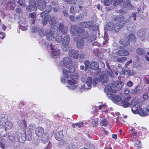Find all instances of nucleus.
I'll use <instances>...</instances> for the list:
<instances>
[{"mask_svg": "<svg viewBox=\"0 0 149 149\" xmlns=\"http://www.w3.org/2000/svg\"><path fill=\"white\" fill-rule=\"evenodd\" d=\"M70 77L71 80H68L67 81L69 85L67 86V87L70 90H73L77 88L76 85H73L76 83V80L78 78V76L77 73L72 74Z\"/></svg>", "mask_w": 149, "mask_h": 149, "instance_id": "obj_1", "label": "nucleus"}, {"mask_svg": "<svg viewBox=\"0 0 149 149\" xmlns=\"http://www.w3.org/2000/svg\"><path fill=\"white\" fill-rule=\"evenodd\" d=\"M42 43H41L42 45H44L45 47H47L48 48H50L52 50L51 56L53 58H58L59 56L60 52L59 50L58 49H54V46L52 43H50L49 45L46 42L44 41L45 40H42Z\"/></svg>", "mask_w": 149, "mask_h": 149, "instance_id": "obj_2", "label": "nucleus"}, {"mask_svg": "<svg viewBox=\"0 0 149 149\" xmlns=\"http://www.w3.org/2000/svg\"><path fill=\"white\" fill-rule=\"evenodd\" d=\"M79 25L83 28H89L90 30L93 31H96L98 30V26L96 24H94V22L92 21L86 22H81L79 24Z\"/></svg>", "mask_w": 149, "mask_h": 149, "instance_id": "obj_3", "label": "nucleus"}, {"mask_svg": "<svg viewBox=\"0 0 149 149\" xmlns=\"http://www.w3.org/2000/svg\"><path fill=\"white\" fill-rule=\"evenodd\" d=\"M63 65L66 68L70 70L71 72H74L75 71V68L71 65L72 62V59L68 57H66L63 58L62 60Z\"/></svg>", "mask_w": 149, "mask_h": 149, "instance_id": "obj_4", "label": "nucleus"}, {"mask_svg": "<svg viewBox=\"0 0 149 149\" xmlns=\"http://www.w3.org/2000/svg\"><path fill=\"white\" fill-rule=\"evenodd\" d=\"M132 112L134 114H139L141 116H145L149 114L148 113V111L146 108L142 109L140 108H137L136 107H134L131 109Z\"/></svg>", "mask_w": 149, "mask_h": 149, "instance_id": "obj_5", "label": "nucleus"}, {"mask_svg": "<svg viewBox=\"0 0 149 149\" xmlns=\"http://www.w3.org/2000/svg\"><path fill=\"white\" fill-rule=\"evenodd\" d=\"M78 32V36L82 38L86 39L89 37L88 33L84 29L80 27L79 32Z\"/></svg>", "mask_w": 149, "mask_h": 149, "instance_id": "obj_6", "label": "nucleus"}, {"mask_svg": "<svg viewBox=\"0 0 149 149\" xmlns=\"http://www.w3.org/2000/svg\"><path fill=\"white\" fill-rule=\"evenodd\" d=\"M74 39L77 41L76 46L77 48L79 49H83L85 41L84 40L81 38L77 40V37H75Z\"/></svg>", "mask_w": 149, "mask_h": 149, "instance_id": "obj_7", "label": "nucleus"}, {"mask_svg": "<svg viewBox=\"0 0 149 149\" xmlns=\"http://www.w3.org/2000/svg\"><path fill=\"white\" fill-rule=\"evenodd\" d=\"M127 22L125 20L119 21L116 23H114V30L116 32L118 31Z\"/></svg>", "mask_w": 149, "mask_h": 149, "instance_id": "obj_8", "label": "nucleus"}, {"mask_svg": "<svg viewBox=\"0 0 149 149\" xmlns=\"http://www.w3.org/2000/svg\"><path fill=\"white\" fill-rule=\"evenodd\" d=\"M130 98L131 97L130 96H128L120 102V105L125 108L127 107L130 104L129 101Z\"/></svg>", "mask_w": 149, "mask_h": 149, "instance_id": "obj_9", "label": "nucleus"}, {"mask_svg": "<svg viewBox=\"0 0 149 149\" xmlns=\"http://www.w3.org/2000/svg\"><path fill=\"white\" fill-rule=\"evenodd\" d=\"M58 29L63 35L65 34L68 30V27L64 25L63 23H60L58 25Z\"/></svg>", "mask_w": 149, "mask_h": 149, "instance_id": "obj_10", "label": "nucleus"}, {"mask_svg": "<svg viewBox=\"0 0 149 149\" xmlns=\"http://www.w3.org/2000/svg\"><path fill=\"white\" fill-rule=\"evenodd\" d=\"M104 91L106 93L111 92L114 93L116 92L115 87L112 84H109L104 89Z\"/></svg>", "mask_w": 149, "mask_h": 149, "instance_id": "obj_11", "label": "nucleus"}, {"mask_svg": "<svg viewBox=\"0 0 149 149\" xmlns=\"http://www.w3.org/2000/svg\"><path fill=\"white\" fill-rule=\"evenodd\" d=\"M70 40V37L68 35L65 36L62 41L63 46L65 47H67L69 45Z\"/></svg>", "mask_w": 149, "mask_h": 149, "instance_id": "obj_12", "label": "nucleus"}, {"mask_svg": "<svg viewBox=\"0 0 149 149\" xmlns=\"http://www.w3.org/2000/svg\"><path fill=\"white\" fill-rule=\"evenodd\" d=\"M80 27L74 26H71L70 30L71 34L73 36H75L77 34L78 35V32H79Z\"/></svg>", "mask_w": 149, "mask_h": 149, "instance_id": "obj_13", "label": "nucleus"}, {"mask_svg": "<svg viewBox=\"0 0 149 149\" xmlns=\"http://www.w3.org/2000/svg\"><path fill=\"white\" fill-rule=\"evenodd\" d=\"M68 54L71 57L75 59H77L79 56L78 52L74 49L70 50L68 51Z\"/></svg>", "mask_w": 149, "mask_h": 149, "instance_id": "obj_14", "label": "nucleus"}, {"mask_svg": "<svg viewBox=\"0 0 149 149\" xmlns=\"http://www.w3.org/2000/svg\"><path fill=\"white\" fill-rule=\"evenodd\" d=\"M43 128L41 127H39L37 128L35 130V133L37 136L40 137L43 136L45 133Z\"/></svg>", "mask_w": 149, "mask_h": 149, "instance_id": "obj_15", "label": "nucleus"}, {"mask_svg": "<svg viewBox=\"0 0 149 149\" xmlns=\"http://www.w3.org/2000/svg\"><path fill=\"white\" fill-rule=\"evenodd\" d=\"M54 136L56 139L58 141H60L62 140L63 137V131H56L55 134Z\"/></svg>", "mask_w": 149, "mask_h": 149, "instance_id": "obj_16", "label": "nucleus"}, {"mask_svg": "<svg viewBox=\"0 0 149 149\" xmlns=\"http://www.w3.org/2000/svg\"><path fill=\"white\" fill-rule=\"evenodd\" d=\"M5 127L2 125H0V136H6L7 135V131Z\"/></svg>", "mask_w": 149, "mask_h": 149, "instance_id": "obj_17", "label": "nucleus"}, {"mask_svg": "<svg viewBox=\"0 0 149 149\" xmlns=\"http://www.w3.org/2000/svg\"><path fill=\"white\" fill-rule=\"evenodd\" d=\"M99 80L101 81L103 85H105L108 80V77L105 75L102 74L100 76Z\"/></svg>", "mask_w": 149, "mask_h": 149, "instance_id": "obj_18", "label": "nucleus"}, {"mask_svg": "<svg viewBox=\"0 0 149 149\" xmlns=\"http://www.w3.org/2000/svg\"><path fill=\"white\" fill-rule=\"evenodd\" d=\"M117 54L119 56H125L128 55L129 53L128 51L125 49H120L118 50L116 52Z\"/></svg>", "mask_w": 149, "mask_h": 149, "instance_id": "obj_19", "label": "nucleus"}, {"mask_svg": "<svg viewBox=\"0 0 149 149\" xmlns=\"http://www.w3.org/2000/svg\"><path fill=\"white\" fill-rule=\"evenodd\" d=\"M17 125L19 129H24L26 127V122L22 120H19L18 122Z\"/></svg>", "mask_w": 149, "mask_h": 149, "instance_id": "obj_20", "label": "nucleus"}, {"mask_svg": "<svg viewBox=\"0 0 149 149\" xmlns=\"http://www.w3.org/2000/svg\"><path fill=\"white\" fill-rule=\"evenodd\" d=\"M58 31V27L56 25H52L49 31L50 33H51L54 35L56 34Z\"/></svg>", "mask_w": 149, "mask_h": 149, "instance_id": "obj_21", "label": "nucleus"}, {"mask_svg": "<svg viewBox=\"0 0 149 149\" xmlns=\"http://www.w3.org/2000/svg\"><path fill=\"white\" fill-rule=\"evenodd\" d=\"M64 77L66 78H68L70 77L71 75L70 73H73V72H71L69 70H68L66 69H63L62 71Z\"/></svg>", "mask_w": 149, "mask_h": 149, "instance_id": "obj_22", "label": "nucleus"}, {"mask_svg": "<svg viewBox=\"0 0 149 149\" xmlns=\"http://www.w3.org/2000/svg\"><path fill=\"white\" fill-rule=\"evenodd\" d=\"M47 3L44 1H41L38 6V8L41 10H43L46 8Z\"/></svg>", "mask_w": 149, "mask_h": 149, "instance_id": "obj_23", "label": "nucleus"}, {"mask_svg": "<svg viewBox=\"0 0 149 149\" xmlns=\"http://www.w3.org/2000/svg\"><path fill=\"white\" fill-rule=\"evenodd\" d=\"M98 67L99 64L96 61L92 62L90 66V68L93 70H96Z\"/></svg>", "mask_w": 149, "mask_h": 149, "instance_id": "obj_24", "label": "nucleus"}, {"mask_svg": "<svg viewBox=\"0 0 149 149\" xmlns=\"http://www.w3.org/2000/svg\"><path fill=\"white\" fill-rule=\"evenodd\" d=\"M40 137L41 138V141L42 142L45 143L48 142L49 139V135L47 133H45L43 135V136H40Z\"/></svg>", "mask_w": 149, "mask_h": 149, "instance_id": "obj_25", "label": "nucleus"}, {"mask_svg": "<svg viewBox=\"0 0 149 149\" xmlns=\"http://www.w3.org/2000/svg\"><path fill=\"white\" fill-rule=\"evenodd\" d=\"M135 29V26L134 24L132 23H129L127 25V29L130 31L133 32Z\"/></svg>", "mask_w": 149, "mask_h": 149, "instance_id": "obj_26", "label": "nucleus"}, {"mask_svg": "<svg viewBox=\"0 0 149 149\" xmlns=\"http://www.w3.org/2000/svg\"><path fill=\"white\" fill-rule=\"evenodd\" d=\"M138 100H137L134 99L131 102L132 109L134 107H136L137 108H139L140 106L138 103Z\"/></svg>", "mask_w": 149, "mask_h": 149, "instance_id": "obj_27", "label": "nucleus"}, {"mask_svg": "<svg viewBox=\"0 0 149 149\" xmlns=\"http://www.w3.org/2000/svg\"><path fill=\"white\" fill-rule=\"evenodd\" d=\"M19 22H21L20 26L21 29L23 31H26L27 29V26L26 22H22V21Z\"/></svg>", "mask_w": 149, "mask_h": 149, "instance_id": "obj_28", "label": "nucleus"}, {"mask_svg": "<svg viewBox=\"0 0 149 149\" xmlns=\"http://www.w3.org/2000/svg\"><path fill=\"white\" fill-rule=\"evenodd\" d=\"M146 30L144 29H141L139 30L137 33V34L138 36L140 37H143L145 33Z\"/></svg>", "mask_w": 149, "mask_h": 149, "instance_id": "obj_29", "label": "nucleus"}, {"mask_svg": "<svg viewBox=\"0 0 149 149\" xmlns=\"http://www.w3.org/2000/svg\"><path fill=\"white\" fill-rule=\"evenodd\" d=\"M46 38L49 40H52L54 39V34L49 32L46 34Z\"/></svg>", "mask_w": 149, "mask_h": 149, "instance_id": "obj_30", "label": "nucleus"}, {"mask_svg": "<svg viewBox=\"0 0 149 149\" xmlns=\"http://www.w3.org/2000/svg\"><path fill=\"white\" fill-rule=\"evenodd\" d=\"M130 71L129 68L127 66H125L123 69L122 74L125 75L129 74H130Z\"/></svg>", "mask_w": 149, "mask_h": 149, "instance_id": "obj_31", "label": "nucleus"}, {"mask_svg": "<svg viewBox=\"0 0 149 149\" xmlns=\"http://www.w3.org/2000/svg\"><path fill=\"white\" fill-rule=\"evenodd\" d=\"M8 117L7 116L4 114H2L0 115V121L4 123L6 122L8 120Z\"/></svg>", "mask_w": 149, "mask_h": 149, "instance_id": "obj_32", "label": "nucleus"}, {"mask_svg": "<svg viewBox=\"0 0 149 149\" xmlns=\"http://www.w3.org/2000/svg\"><path fill=\"white\" fill-rule=\"evenodd\" d=\"M107 29L110 31L114 30V23L112 22H109L107 24Z\"/></svg>", "mask_w": 149, "mask_h": 149, "instance_id": "obj_33", "label": "nucleus"}, {"mask_svg": "<svg viewBox=\"0 0 149 149\" xmlns=\"http://www.w3.org/2000/svg\"><path fill=\"white\" fill-rule=\"evenodd\" d=\"M122 99L121 97L119 95H115L113 99L112 100L114 102L120 101Z\"/></svg>", "mask_w": 149, "mask_h": 149, "instance_id": "obj_34", "label": "nucleus"}, {"mask_svg": "<svg viewBox=\"0 0 149 149\" xmlns=\"http://www.w3.org/2000/svg\"><path fill=\"white\" fill-rule=\"evenodd\" d=\"M127 39L129 41L133 42L135 40V37L134 34H131L128 36Z\"/></svg>", "mask_w": 149, "mask_h": 149, "instance_id": "obj_35", "label": "nucleus"}, {"mask_svg": "<svg viewBox=\"0 0 149 149\" xmlns=\"http://www.w3.org/2000/svg\"><path fill=\"white\" fill-rule=\"evenodd\" d=\"M6 129L10 130L13 127L12 123L9 121H6Z\"/></svg>", "mask_w": 149, "mask_h": 149, "instance_id": "obj_36", "label": "nucleus"}, {"mask_svg": "<svg viewBox=\"0 0 149 149\" xmlns=\"http://www.w3.org/2000/svg\"><path fill=\"white\" fill-rule=\"evenodd\" d=\"M124 84L121 82H120L118 84H115L113 85V86L115 87L116 86V88L118 90L120 89L123 86Z\"/></svg>", "mask_w": 149, "mask_h": 149, "instance_id": "obj_37", "label": "nucleus"}, {"mask_svg": "<svg viewBox=\"0 0 149 149\" xmlns=\"http://www.w3.org/2000/svg\"><path fill=\"white\" fill-rule=\"evenodd\" d=\"M26 140L28 141H30L32 138V133L31 132L29 131L28 133L25 135Z\"/></svg>", "mask_w": 149, "mask_h": 149, "instance_id": "obj_38", "label": "nucleus"}, {"mask_svg": "<svg viewBox=\"0 0 149 149\" xmlns=\"http://www.w3.org/2000/svg\"><path fill=\"white\" fill-rule=\"evenodd\" d=\"M92 78L91 77H88L87 79L86 84L88 87H90L92 83Z\"/></svg>", "mask_w": 149, "mask_h": 149, "instance_id": "obj_39", "label": "nucleus"}, {"mask_svg": "<svg viewBox=\"0 0 149 149\" xmlns=\"http://www.w3.org/2000/svg\"><path fill=\"white\" fill-rule=\"evenodd\" d=\"M26 139L25 134H21V136H19V137L18 140L19 141L21 142H23Z\"/></svg>", "mask_w": 149, "mask_h": 149, "instance_id": "obj_40", "label": "nucleus"}, {"mask_svg": "<svg viewBox=\"0 0 149 149\" xmlns=\"http://www.w3.org/2000/svg\"><path fill=\"white\" fill-rule=\"evenodd\" d=\"M136 52L137 54L140 55L144 54L145 51L142 48H138L136 49Z\"/></svg>", "mask_w": 149, "mask_h": 149, "instance_id": "obj_41", "label": "nucleus"}, {"mask_svg": "<svg viewBox=\"0 0 149 149\" xmlns=\"http://www.w3.org/2000/svg\"><path fill=\"white\" fill-rule=\"evenodd\" d=\"M96 38V35L95 34H92L91 35L89 36V37H88V41L90 42H91L93 40H95Z\"/></svg>", "mask_w": 149, "mask_h": 149, "instance_id": "obj_42", "label": "nucleus"}, {"mask_svg": "<svg viewBox=\"0 0 149 149\" xmlns=\"http://www.w3.org/2000/svg\"><path fill=\"white\" fill-rule=\"evenodd\" d=\"M57 19L54 17H52L49 21V24H55L57 22Z\"/></svg>", "mask_w": 149, "mask_h": 149, "instance_id": "obj_43", "label": "nucleus"}, {"mask_svg": "<svg viewBox=\"0 0 149 149\" xmlns=\"http://www.w3.org/2000/svg\"><path fill=\"white\" fill-rule=\"evenodd\" d=\"M62 36L60 34H58L56 37L55 40L57 42H60L62 40Z\"/></svg>", "mask_w": 149, "mask_h": 149, "instance_id": "obj_44", "label": "nucleus"}, {"mask_svg": "<svg viewBox=\"0 0 149 149\" xmlns=\"http://www.w3.org/2000/svg\"><path fill=\"white\" fill-rule=\"evenodd\" d=\"M90 61L88 60H86L84 62V64L85 66V70L86 71L89 67L90 66Z\"/></svg>", "mask_w": 149, "mask_h": 149, "instance_id": "obj_45", "label": "nucleus"}, {"mask_svg": "<svg viewBox=\"0 0 149 149\" xmlns=\"http://www.w3.org/2000/svg\"><path fill=\"white\" fill-rule=\"evenodd\" d=\"M127 59V58L125 57H122L116 59V61L119 63H123L126 61Z\"/></svg>", "mask_w": 149, "mask_h": 149, "instance_id": "obj_46", "label": "nucleus"}, {"mask_svg": "<svg viewBox=\"0 0 149 149\" xmlns=\"http://www.w3.org/2000/svg\"><path fill=\"white\" fill-rule=\"evenodd\" d=\"M36 127V125L34 123H31L29 125V131L31 132L34 130Z\"/></svg>", "mask_w": 149, "mask_h": 149, "instance_id": "obj_47", "label": "nucleus"}, {"mask_svg": "<svg viewBox=\"0 0 149 149\" xmlns=\"http://www.w3.org/2000/svg\"><path fill=\"white\" fill-rule=\"evenodd\" d=\"M120 43L121 44L126 46H127L130 45L129 42L127 40H125L123 41H120Z\"/></svg>", "mask_w": 149, "mask_h": 149, "instance_id": "obj_48", "label": "nucleus"}, {"mask_svg": "<svg viewBox=\"0 0 149 149\" xmlns=\"http://www.w3.org/2000/svg\"><path fill=\"white\" fill-rule=\"evenodd\" d=\"M139 90L137 87L135 86L131 89V93L132 94H136L138 92Z\"/></svg>", "mask_w": 149, "mask_h": 149, "instance_id": "obj_49", "label": "nucleus"}, {"mask_svg": "<svg viewBox=\"0 0 149 149\" xmlns=\"http://www.w3.org/2000/svg\"><path fill=\"white\" fill-rule=\"evenodd\" d=\"M17 3L21 6H25V1L24 0H19L17 1Z\"/></svg>", "mask_w": 149, "mask_h": 149, "instance_id": "obj_50", "label": "nucleus"}, {"mask_svg": "<svg viewBox=\"0 0 149 149\" xmlns=\"http://www.w3.org/2000/svg\"><path fill=\"white\" fill-rule=\"evenodd\" d=\"M75 147V145L73 143L68 145L66 148L65 149H74Z\"/></svg>", "mask_w": 149, "mask_h": 149, "instance_id": "obj_51", "label": "nucleus"}, {"mask_svg": "<svg viewBox=\"0 0 149 149\" xmlns=\"http://www.w3.org/2000/svg\"><path fill=\"white\" fill-rule=\"evenodd\" d=\"M84 16L81 14H80L76 17L75 18L78 21H80L82 20L84 18Z\"/></svg>", "mask_w": 149, "mask_h": 149, "instance_id": "obj_52", "label": "nucleus"}, {"mask_svg": "<svg viewBox=\"0 0 149 149\" xmlns=\"http://www.w3.org/2000/svg\"><path fill=\"white\" fill-rule=\"evenodd\" d=\"M107 95L109 98L111 99V100H112L114 96L115 95L113 94L111 92H108L107 93Z\"/></svg>", "mask_w": 149, "mask_h": 149, "instance_id": "obj_53", "label": "nucleus"}, {"mask_svg": "<svg viewBox=\"0 0 149 149\" xmlns=\"http://www.w3.org/2000/svg\"><path fill=\"white\" fill-rule=\"evenodd\" d=\"M112 0H104V3L105 5L109 6L112 3Z\"/></svg>", "mask_w": 149, "mask_h": 149, "instance_id": "obj_54", "label": "nucleus"}, {"mask_svg": "<svg viewBox=\"0 0 149 149\" xmlns=\"http://www.w3.org/2000/svg\"><path fill=\"white\" fill-rule=\"evenodd\" d=\"M39 29L38 27L35 26L33 27L31 31L33 33H36L37 32H39L40 30H39Z\"/></svg>", "mask_w": 149, "mask_h": 149, "instance_id": "obj_55", "label": "nucleus"}, {"mask_svg": "<svg viewBox=\"0 0 149 149\" xmlns=\"http://www.w3.org/2000/svg\"><path fill=\"white\" fill-rule=\"evenodd\" d=\"M100 124L102 126H104L105 127L107 125V120L105 119H103L100 123Z\"/></svg>", "mask_w": 149, "mask_h": 149, "instance_id": "obj_56", "label": "nucleus"}, {"mask_svg": "<svg viewBox=\"0 0 149 149\" xmlns=\"http://www.w3.org/2000/svg\"><path fill=\"white\" fill-rule=\"evenodd\" d=\"M35 6H31L29 5V6L26 8L27 10L29 12H31L35 9Z\"/></svg>", "mask_w": 149, "mask_h": 149, "instance_id": "obj_57", "label": "nucleus"}, {"mask_svg": "<svg viewBox=\"0 0 149 149\" xmlns=\"http://www.w3.org/2000/svg\"><path fill=\"white\" fill-rule=\"evenodd\" d=\"M47 13H48L47 11H44L41 13L40 15L42 18H45L47 16Z\"/></svg>", "mask_w": 149, "mask_h": 149, "instance_id": "obj_58", "label": "nucleus"}, {"mask_svg": "<svg viewBox=\"0 0 149 149\" xmlns=\"http://www.w3.org/2000/svg\"><path fill=\"white\" fill-rule=\"evenodd\" d=\"M29 6H35L36 1L35 0H29Z\"/></svg>", "mask_w": 149, "mask_h": 149, "instance_id": "obj_59", "label": "nucleus"}, {"mask_svg": "<svg viewBox=\"0 0 149 149\" xmlns=\"http://www.w3.org/2000/svg\"><path fill=\"white\" fill-rule=\"evenodd\" d=\"M9 138L11 142H13L15 141V136L13 135H11L9 136Z\"/></svg>", "mask_w": 149, "mask_h": 149, "instance_id": "obj_60", "label": "nucleus"}, {"mask_svg": "<svg viewBox=\"0 0 149 149\" xmlns=\"http://www.w3.org/2000/svg\"><path fill=\"white\" fill-rule=\"evenodd\" d=\"M98 80H99L98 78H95L93 81H92V84L94 86H96V84L98 82Z\"/></svg>", "mask_w": 149, "mask_h": 149, "instance_id": "obj_61", "label": "nucleus"}, {"mask_svg": "<svg viewBox=\"0 0 149 149\" xmlns=\"http://www.w3.org/2000/svg\"><path fill=\"white\" fill-rule=\"evenodd\" d=\"M124 19V17L121 15H119L116 16L115 19L116 20H121Z\"/></svg>", "mask_w": 149, "mask_h": 149, "instance_id": "obj_62", "label": "nucleus"}, {"mask_svg": "<svg viewBox=\"0 0 149 149\" xmlns=\"http://www.w3.org/2000/svg\"><path fill=\"white\" fill-rule=\"evenodd\" d=\"M53 8H52L51 5H48L47 7V12L49 13L52 11Z\"/></svg>", "mask_w": 149, "mask_h": 149, "instance_id": "obj_63", "label": "nucleus"}, {"mask_svg": "<svg viewBox=\"0 0 149 149\" xmlns=\"http://www.w3.org/2000/svg\"><path fill=\"white\" fill-rule=\"evenodd\" d=\"M76 10L74 9V6H71L70 8V13L74 14L76 13Z\"/></svg>", "mask_w": 149, "mask_h": 149, "instance_id": "obj_64", "label": "nucleus"}]
</instances>
